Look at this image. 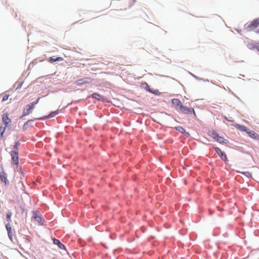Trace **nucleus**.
I'll use <instances>...</instances> for the list:
<instances>
[{
  "label": "nucleus",
  "instance_id": "obj_19",
  "mask_svg": "<svg viewBox=\"0 0 259 259\" xmlns=\"http://www.w3.org/2000/svg\"><path fill=\"white\" fill-rule=\"evenodd\" d=\"M92 96L93 98L96 99L99 101H102L104 99L103 97L101 95L96 93L92 94Z\"/></svg>",
  "mask_w": 259,
  "mask_h": 259
},
{
  "label": "nucleus",
  "instance_id": "obj_5",
  "mask_svg": "<svg viewBox=\"0 0 259 259\" xmlns=\"http://www.w3.org/2000/svg\"><path fill=\"white\" fill-rule=\"evenodd\" d=\"M34 221L37 222L39 224L42 225V220L39 213L38 211H33V216L32 218Z\"/></svg>",
  "mask_w": 259,
  "mask_h": 259
},
{
  "label": "nucleus",
  "instance_id": "obj_27",
  "mask_svg": "<svg viewBox=\"0 0 259 259\" xmlns=\"http://www.w3.org/2000/svg\"><path fill=\"white\" fill-rule=\"evenodd\" d=\"M20 145V143L19 142H17L15 143V145L14 146V147L16 149L18 148V147Z\"/></svg>",
  "mask_w": 259,
  "mask_h": 259
},
{
  "label": "nucleus",
  "instance_id": "obj_7",
  "mask_svg": "<svg viewBox=\"0 0 259 259\" xmlns=\"http://www.w3.org/2000/svg\"><path fill=\"white\" fill-rule=\"evenodd\" d=\"M214 150L218 154L221 156L222 159L224 161H227V157L226 154L223 152L221 149L218 147H215Z\"/></svg>",
  "mask_w": 259,
  "mask_h": 259
},
{
  "label": "nucleus",
  "instance_id": "obj_12",
  "mask_svg": "<svg viewBox=\"0 0 259 259\" xmlns=\"http://www.w3.org/2000/svg\"><path fill=\"white\" fill-rule=\"evenodd\" d=\"M58 111H53V112H51L49 115L44 116L42 118H40V119L44 120V119L52 118V117L55 116V115H56L58 114Z\"/></svg>",
  "mask_w": 259,
  "mask_h": 259
},
{
  "label": "nucleus",
  "instance_id": "obj_25",
  "mask_svg": "<svg viewBox=\"0 0 259 259\" xmlns=\"http://www.w3.org/2000/svg\"><path fill=\"white\" fill-rule=\"evenodd\" d=\"M113 4H115V5H122V3L118 2V1H117L116 0H114V1H113Z\"/></svg>",
  "mask_w": 259,
  "mask_h": 259
},
{
  "label": "nucleus",
  "instance_id": "obj_1",
  "mask_svg": "<svg viewBox=\"0 0 259 259\" xmlns=\"http://www.w3.org/2000/svg\"><path fill=\"white\" fill-rule=\"evenodd\" d=\"M0 179L5 184V186L9 185V182L7 179V175L4 171L2 165H0Z\"/></svg>",
  "mask_w": 259,
  "mask_h": 259
},
{
  "label": "nucleus",
  "instance_id": "obj_23",
  "mask_svg": "<svg viewBox=\"0 0 259 259\" xmlns=\"http://www.w3.org/2000/svg\"><path fill=\"white\" fill-rule=\"evenodd\" d=\"M12 213L11 212H8L7 214V220L10 222L11 221V217H12Z\"/></svg>",
  "mask_w": 259,
  "mask_h": 259
},
{
  "label": "nucleus",
  "instance_id": "obj_10",
  "mask_svg": "<svg viewBox=\"0 0 259 259\" xmlns=\"http://www.w3.org/2000/svg\"><path fill=\"white\" fill-rule=\"evenodd\" d=\"M136 1V0H126V2L127 3H128V6L126 7H125L124 8H122V7L119 8V9L118 10H125L127 8H131L134 5V4L135 3Z\"/></svg>",
  "mask_w": 259,
  "mask_h": 259
},
{
  "label": "nucleus",
  "instance_id": "obj_14",
  "mask_svg": "<svg viewBox=\"0 0 259 259\" xmlns=\"http://www.w3.org/2000/svg\"><path fill=\"white\" fill-rule=\"evenodd\" d=\"M53 243L54 244L57 245L61 249H65V247L64 245H63L62 243L60 242V241L57 239H53Z\"/></svg>",
  "mask_w": 259,
  "mask_h": 259
},
{
  "label": "nucleus",
  "instance_id": "obj_18",
  "mask_svg": "<svg viewBox=\"0 0 259 259\" xmlns=\"http://www.w3.org/2000/svg\"><path fill=\"white\" fill-rule=\"evenodd\" d=\"M208 134L209 136H210L211 138L214 139V140L216 139V138L218 136V134L214 131H209L208 133Z\"/></svg>",
  "mask_w": 259,
  "mask_h": 259
},
{
  "label": "nucleus",
  "instance_id": "obj_3",
  "mask_svg": "<svg viewBox=\"0 0 259 259\" xmlns=\"http://www.w3.org/2000/svg\"><path fill=\"white\" fill-rule=\"evenodd\" d=\"M33 104H29L27 105L24 109L23 110V115L22 117L26 116L30 114L32 112V110L34 108Z\"/></svg>",
  "mask_w": 259,
  "mask_h": 259
},
{
  "label": "nucleus",
  "instance_id": "obj_13",
  "mask_svg": "<svg viewBox=\"0 0 259 259\" xmlns=\"http://www.w3.org/2000/svg\"><path fill=\"white\" fill-rule=\"evenodd\" d=\"M172 103L176 107H179V108L182 106L181 101L178 99H174L172 100Z\"/></svg>",
  "mask_w": 259,
  "mask_h": 259
},
{
  "label": "nucleus",
  "instance_id": "obj_21",
  "mask_svg": "<svg viewBox=\"0 0 259 259\" xmlns=\"http://www.w3.org/2000/svg\"><path fill=\"white\" fill-rule=\"evenodd\" d=\"M7 127V126H6V125L0 126V138H3L4 137V134L5 132Z\"/></svg>",
  "mask_w": 259,
  "mask_h": 259
},
{
  "label": "nucleus",
  "instance_id": "obj_8",
  "mask_svg": "<svg viewBox=\"0 0 259 259\" xmlns=\"http://www.w3.org/2000/svg\"><path fill=\"white\" fill-rule=\"evenodd\" d=\"M2 120L6 126L11 122V119L9 117L8 113H6L3 115Z\"/></svg>",
  "mask_w": 259,
  "mask_h": 259
},
{
  "label": "nucleus",
  "instance_id": "obj_4",
  "mask_svg": "<svg viewBox=\"0 0 259 259\" xmlns=\"http://www.w3.org/2000/svg\"><path fill=\"white\" fill-rule=\"evenodd\" d=\"M93 81V78L91 77H85L82 79H79L75 81V83L78 85H81L84 84H87Z\"/></svg>",
  "mask_w": 259,
  "mask_h": 259
},
{
  "label": "nucleus",
  "instance_id": "obj_9",
  "mask_svg": "<svg viewBox=\"0 0 259 259\" xmlns=\"http://www.w3.org/2000/svg\"><path fill=\"white\" fill-rule=\"evenodd\" d=\"M246 133L250 137L256 140H259V135L256 134L254 131H250L248 129Z\"/></svg>",
  "mask_w": 259,
  "mask_h": 259
},
{
  "label": "nucleus",
  "instance_id": "obj_15",
  "mask_svg": "<svg viewBox=\"0 0 259 259\" xmlns=\"http://www.w3.org/2000/svg\"><path fill=\"white\" fill-rule=\"evenodd\" d=\"M6 229L8 231L9 238L11 239V240H12V228L10 224H7L6 225Z\"/></svg>",
  "mask_w": 259,
  "mask_h": 259
},
{
  "label": "nucleus",
  "instance_id": "obj_22",
  "mask_svg": "<svg viewBox=\"0 0 259 259\" xmlns=\"http://www.w3.org/2000/svg\"><path fill=\"white\" fill-rule=\"evenodd\" d=\"M215 140L220 143H226V140L224 138L219 136V135H218V137Z\"/></svg>",
  "mask_w": 259,
  "mask_h": 259
},
{
  "label": "nucleus",
  "instance_id": "obj_24",
  "mask_svg": "<svg viewBox=\"0 0 259 259\" xmlns=\"http://www.w3.org/2000/svg\"><path fill=\"white\" fill-rule=\"evenodd\" d=\"M9 97V95H5L3 98L2 101L4 102V101H7Z\"/></svg>",
  "mask_w": 259,
  "mask_h": 259
},
{
  "label": "nucleus",
  "instance_id": "obj_26",
  "mask_svg": "<svg viewBox=\"0 0 259 259\" xmlns=\"http://www.w3.org/2000/svg\"><path fill=\"white\" fill-rule=\"evenodd\" d=\"M40 99V97L37 98L36 99V100L34 102L31 103V104H34V106L35 107V105L37 104L38 103V102H39Z\"/></svg>",
  "mask_w": 259,
  "mask_h": 259
},
{
  "label": "nucleus",
  "instance_id": "obj_11",
  "mask_svg": "<svg viewBox=\"0 0 259 259\" xmlns=\"http://www.w3.org/2000/svg\"><path fill=\"white\" fill-rule=\"evenodd\" d=\"M233 125H234V126L235 127H236V128L239 130L241 131H243V132H247L248 130L247 128V127L244 126V125H240V124H234Z\"/></svg>",
  "mask_w": 259,
  "mask_h": 259
},
{
  "label": "nucleus",
  "instance_id": "obj_6",
  "mask_svg": "<svg viewBox=\"0 0 259 259\" xmlns=\"http://www.w3.org/2000/svg\"><path fill=\"white\" fill-rule=\"evenodd\" d=\"M11 156L14 163L16 165H18L19 163V157L18 152L15 151H12L11 152Z\"/></svg>",
  "mask_w": 259,
  "mask_h": 259
},
{
  "label": "nucleus",
  "instance_id": "obj_2",
  "mask_svg": "<svg viewBox=\"0 0 259 259\" xmlns=\"http://www.w3.org/2000/svg\"><path fill=\"white\" fill-rule=\"evenodd\" d=\"M180 110L181 111L186 114H190L191 113H193L194 116L196 117V114L195 112V110L193 108H189L184 106H182L181 108H180Z\"/></svg>",
  "mask_w": 259,
  "mask_h": 259
},
{
  "label": "nucleus",
  "instance_id": "obj_16",
  "mask_svg": "<svg viewBox=\"0 0 259 259\" xmlns=\"http://www.w3.org/2000/svg\"><path fill=\"white\" fill-rule=\"evenodd\" d=\"M63 60H64L63 58L62 57H58L56 58H54L53 57H50L49 59V62H50L51 63H53L56 61H62Z\"/></svg>",
  "mask_w": 259,
  "mask_h": 259
},
{
  "label": "nucleus",
  "instance_id": "obj_17",
  "mask_svg": "<svg viewBox=\"0 0 259 259\" xmlns=\"http://www.w3.org/2000/svg\"><path fill=\"white\" fill-rule=\"evenodd\" d=\"M258 45H259L258 43L250 42V43L248 44L247 47L250 49H257V48Z\"/></svg>",
  "mask_w": 259,
  "mask_h": 259
},
{
  "label": "nucleus",
  "instance_id": "obj_20",
  "mask_svg": "<svg viewBox=\"0 0 259 259\" xmlns=\"http://www.w3.org/2000/svg\"><path fill=\"white\" fill-rule=\"evenodd\" d=\"M176 128L179 132H180L181 133L184 134V135H186L187 136H189V133L186 132L185 130L183 127H182V126H179L178 127H176Z\"/></svg>",
  "mask_w": 259,
  "mask_h": 259
}]
</instances>
